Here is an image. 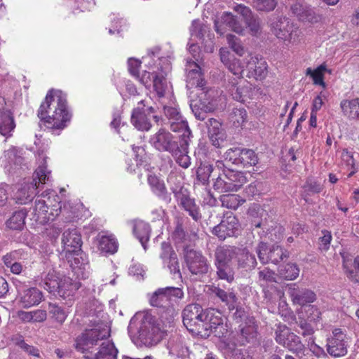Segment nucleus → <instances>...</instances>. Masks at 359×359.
<instances>
[{"label": "nucleus", "instance_id": "nucleus-33", "mask_svg": "<svg viewBox=\"0 0 359 359\" xmlns=\"http://www.w3.org/2000/svg\"><path fill=\"white\" fill-rule=\"evenodd\" d=\"M147 182L151 189V191L161 200L169 203L171 200L170 195L167 191V188L163 180L157 175L149 173L147 175Z\"/></svg>", "mask_w": 359, "mask_h": 359}, {"label": "nucleus", "instance_id": "nucleus-64", "mask_svg": "<svg viewBox=\"0 0 359 359\" xmlns=\"http://www.w3.org/2000/svg\"><path fill=\"white\" fill-rule=\"evenodd\" d=\"M354 270H348V276L353 281L359 282V277L356 273H359V256L354 259L353 262Z\"/></svg>", "mask_w": 359, "mask_h": 359}, {"label": "nucleus", "instance_id": "nucleus-37", "mask_svg": "<svg viewBox=\"0 0 359 359\" xmlns=\"http://www.w3.org/2000/svg\"><path fill=\"white\" fill-rule=\"evenodd\" d=\"M189 142L180 141V144L170 154L176 163L183 168H187L191 165V158L188 156Z\"/></svg>", "mask_w": 359, "mask_h": 359}, {"label": "nucleus", "instance_id": "nucleus-19", "mask_svg": "<svg viewBox=\"0 0 359 359\" xmlns=\"http://www.w3.org/2000/svg\"><path fill=\"white\" fill-rule=\"evenodd\" d=\"M149 142L156 150L169 153L180 144L170 132L163 128L151 137Z\"/></svg>", "mask_w": 359, "mask_h": 359}, {"label": "nucleus", "instance_id": "nucleus-10", "mask_svg": "<svg viewBox=\"0 0 359 359\" xmlns=\"http://www.w3.org/2000/svg\"><path fill=\"white\" fill-rule=\"evenodd\" d=\"M224 158L233 164L243 167L255 166L259 161L257 155L252 149L238 147L229 149L224 154Z\"/></svg>", "mask_w": 359, "mask_h": 359}, {"label": "nucleus", "instance_id": "nucleus-36", "mask_svg": "<svg viewBox=\"0 0 359 359\" xmlns=\"http://www.w3.org/2000/svg\"><path fill=\"white\" fill-rule=\"evenodd\" d=\"M47 118H40L44 121L46 126L51 129L62 130L66 127V123L69 121L71 118V114L69 113L68 109L66 111L60 113V111H57V116H53V112L46 116Z\"/></svg>", "mask_w": 359, "mask_h": 359}, {"label": "nucleus", "instance_id": "nucleus-9", "mask_svg": "<svg viewBox=\"0 0 359 359\" xmlns=\"http://www.w3.org/2000/svg\"><path fill=\"white\" fill-rule=\"evenodd\" d=\"M201 330L206 332L204 334L206 335L213 333L219 337L223 336L226 329L222 313L214 309L205 310V314L201 325Z\"/></svg>", "mask_w": 359, "mask_h": 359}, {"label": "nucleus", "instance_id": "nucleus-28", "mask_svg": "<svg viewBox=\"0 0 359 359\" xmlns=\"http://www.w3.org/2000/svg\"><path fill=\"white\" fill-rule=\"evenodd\" d=\"M290 11L302 21L316 22L320 19L313 8L307 5L304 0H297L292 3L290 6Z\"/></svg>", "mask_w": 359, "mask_h": 359}, {"label": "nucleus", "instance_id": "nucleus-53", "mask_svg": "<svg viewBox=\"0 0 359 359\" xmlns=\"http://www.w3.org/2000/svg\"><path fill=\"white\" fill-rule=\"evenodd\" d=\"M212 171L213 167L211 164L208 163H201L196 171L198 180L205 184L208 182Z\"/></svg>", "mask_w": 359, "mask_h": 359}, {"label": "nucleus", "instance_id": "nucleus-57", "mask_svg": "<svg viewBox=\"0 0 359 359\" xmlns=\"http://www.w3.org/2000/svg\"><path fill=\"white\" fill-rule=\"evenodd\" d=\"M258 279L259 281L264 282L265 283L277 282L276 273L268 267L259 269Z\"/></svg>", "mask_w": 359, "mask_h": 359}, {"label": "nucleus", "instance_id": "nucleus-56", "mask_svg": "<svg viewBox=\"0 0 359 359\" xmlns=\"http://www.w3.org/2000/svg\"><path fill=\"white\" fill-rule=\"evenodd\" d=\"M48 311L52 318L60 323H62L67 316L65 311L55 304H49Z\"/></svg>", "mask_w": 359, "mask_h": 359}, {"label": "nucleus", "instance_id": "nucleus-14", "mask_svg": "<svg viewBox=\"0 0 359 359\" xmlns=\"http://www.w3.org/2000/svg\"><path fill=\"white\" fill-rule=\"evenodd\" d=\"M276 341L279 344L294 353H299L303 350L304 345L299 337L290 332V329L283 324H278L275 331Z\"/></svg>", "mask_w": 359, "mask_h": 359}, {"label": "nucleus", "instance_id": "nucleus-26", "mask_svg": "<svg viewBox=\"0 0 359 359\" xmlns=\"http://www.w3.org/2000/svg\"><path fill=\"white\" fill-rule=\"evenodd\" d=\"M287 292L294 304L304 306L313 303L316 299L314 292L306 287H300L296 284L291 285L288 287Z\"/></svg>", "mask_w": 359, "mask_h": 359}, {"label": "nucleus", "instance_id": "nucleus-27", "mask_svg": "<svg viewBox=\"0 0 359 359\" xmlns=\"http://www.w3.org/2000/svg\"><path fill=\"white\" fill-rule=\"evenodd\" d=\"M219 56L221 62L228 70L241 79L244 72V65L241 61L235 57L226 48L219 49Z\"/></svg>", "mask_w": 359, "mask_h": 359}, {"label": "nucleus", "instance_id": "nucleus-35", "mask_svg": "<svg viewBox=\"0 0 359 359\" xmlns=\"http://www.w3.org/2000/svg\"><path fill=\"white\" fill-rule=\"evenodd\" d=\"M205 125L212 145L219 147L224 137L221 123L215 118H209L205 121Z\"/></svg>", "mask_w": 359, "mask_h": 359}, {"label": "nucleus", "instance_id": "nucleus-21", "mask_svg": "<svg viewBox=\"0 0 359 359\" xmlns=\"http://www.w3.org/2000/svg\"><path fill=\"white\" fill-rule=\"evenodd\" d=\"M187 86L188 88H198L201 93L205 92L203 86L205 81L201 73V68L198 62L192 59L187 60Z\"/></svg>", "mask_w": 359, "mask_h": 359}, {"label": "nucleus", "instance_id": "nucleus-43", "mask_svg": "<svg viewBox=\"0 0 359 359\" xmlns=\"http://www.w3.org/2000/svg\"><path fill=\"white\" fill-rule=\"evenodd\" d=\"M237 248L232 247H219L215 251V265L229 264Z\"/></svg>", "mask_w": 359, "mask_h": 359}, {"label": "nucleus", "instance_id": "nucleus-47", "mask_svg": "<svg viewBox=\"0 0 359 359\" xmlns=\"http://www.w3.org/2000/svg\"><path fill=\"white\" fill-rule=\"evenodd\" d=\"M278 274L285 280H293L299 276V269L295 264L287 263L278 267Z\"/></svg>", "mask_w": 359, "mask_h": 359}, {"label": "nucleus", "instance_id": "nucleus-44", "mask_svg": "<svg viewBox=\"0 0 359 359\" xmlns=\"http://www.w3.org/2000/svg\"><path fill=\"white\" fill-rule=\"evenodd\" d=\"M97 247L100 254H114L117 250L118 245L114 238L102 236L97 238Z\"/></svg>", "mask_w": 359, "mask_h": 359}, {"label": "nucleus", "instance_id": "nucleus-31", "mask_svg": "<svg viewBox=\"0 0 359 359\" xmlns=\"http://www.w3.org/2000/svg\"><path fill=\"white\" fill-rule=\"evenodd\" d=\"M235 11L243 17L252 35L257 36L261 33L260 20L254 16L248 7L239 4L235 7Z\"/></svg>", "mask_w": 359, "mask_h": 359}, {"label": "nucleus", "instance_id": "nucleus-60", "mask_svg": "<svg viewBox=\"0 0 359 359\" xmlns=\"http://www.w3.org/2000/svg\"><path fill=\"white\" fill-rule=\"evenodd\" d=\"M325 72L331 74V70L327 69L324 64L320 65L314 70V73L312 74L311 76L314 84L322 86L323 88L325 87V83L323 81V74Z\"/></svg>", "mask_w": 359, "mask_h": 359}, {"label": "nucleus", "instance_id": "nucleus-34", "mask_svg": "<svg viewBox=\"0 0 359 359\" xmlns=\"http://www.w3.org/2000/svg\"><path fill=\"white\" fill-rule=\"evenodd\" d=\"M229 88L233 99L238 102L243 103L252 97L251 84L246 81L243 84H239L237 81L231 82Z\"/></svg>", "mask_w": 359, "mask_h": 359}, {"label": "nucleus", "instance_id": "nucleus-55", "mask_svg": "<svg viewBox=\"0 0 359 359\" xmlns=\"http://www.w3.org/2000/svg\"><path fill=\"white\" fill-rule=\"evenodd\" d=\"M229 47L239 56H243L245 53V48L241 43V41L238 37L232 34H228L226 36Z\"/></svg>", "mask_w": 359, "mask_h": 359}, {"label": "nucleus", "instance_id": "nucleus-5", "mask_svg": "<svg viewBox=\"0 0 359 359\" xmlns=\"http://www.w3.org/2000/svg\"><path fill=\"white\" fill-rule=\"evenodd\" d=\"M55 197L57 199L54 198L53 201L48 197L47 201L36 200L35 201L32 212L33 220L39 224H45L49 221H53L60 215L62 206L60 201H58V196H55Z\"/></svg>", "mask_w": 359, "mask_h": 359}, {"label": "nucleus", "instance_id": "nucleus-48", "mask_svg": "<svg viewBox=\"0 0 359 359\" xmlns=\"http://www.w3.org/2000/svg\"><path fill=\"white\" fill-rule=\"evenodd\" d=\"M257 327L253 318L250 319L249 323L241 329V335L245 342H253L257 339Z\"/></svg>", "mask_w": 359, "mask_h": 359}, {"label": "nucleus", "instance_id": "nucleus-29", "mask_svg": "<svg viewBox=\"0 0 359 359\" xmlns=\"http://www.w3.org/2000/svg\"><path fill=\"white\" fill-rule=\"evenodd\" d=\"M148 104L146 100L138 102V106L133 111L131 116V122L133 125L140 130H149L151 124L149 121V116L146 114L144 107Z\"/></svg>", "mask_w": 359, "mask_h": 359}, {"label": "nucleus", "instance_id": "nucleus-23", "mask_svg": "<svg viewBox=\"0 0 359 359\" xmlns=\"http://www.w3.org/2000/svg\"><path fill=\"white\" fill-rule=\"evenodd\" d=\"M161 250L160 257L169 269L170 273L174 276V278H182L177 256L170 245L163 242L161 244Z\"/></svg>", "mask_w": 359, "mask_h": 359}, {"label": "nucleus", "instance_id": "nucleus-17", "mask_svg": "<svg viewBox=\"0 0 359 359\" xmlns=\"http://www.w3.org/2000/svg\"><path fill=\"white\" fill-rule=\"evenodd\" d=\"M271 32L278 38L285 41H295L297 29L289 18L280 17L273 19L270 24Z\"/></svg>", "mask_w": 359, "mask_h": 359}, {"label": "nucleus", "instance_id": "nucleus-63", "mask_svg": "<svg viewBox=\"0 0 359 359\" xmlns=\"http://www.w3.org/2000/svg\"><path fill=\"white\" fill-rule=\"evenodd\" d=\"M128 65L130 73L135 76L139 77V68L140 67L141 62L135 58H129Z\"/></svg>", "mask_w": 359, "mask_h": 359}, {"label": "nucleus", "instance_id": "nucleus-58", "mask_svg": "<svg viewBox=\"0 0 359 359\" xmlns=\"http://www.w3.org/2000/svg\"><path fill=\"white\" fill-rule=\"evenodd\" d=\"M24 252L22 250H15L6 253L1 258L4 265L7 267L22 259Z\"/></svg>", "mask_w": 359, "mask_h": 359}, {"label": "nucleus", "instance_id": "nucleus-24", "mask_svg": "<svg viewBox=\"0 0 359 359\" xmlns=\"http://www.w3.org/2000/svg\"><path fill=\"white\" fill-rule=\"evenodd\" d=\"M199 104H190L195 117L201 121L206 118V113L213 111L217 107L213 99H210V92H203L198 93Z\"/></svg>", "mask_w": 359, "mask_h": 359}, {"label": "nucleus", "instance_id": "nucleus-50", "mask_svg": "<svg viewBox=\"0 0 359 359\" xmlns=\"http://www.w3.org/2000/svg\"><path fill=\"white\" fill-rule=\"evenodd\" d=\"M152 76L154 90L159 97H164L168 88L166 79L163 76L156 74H152Z\"/></svg>", "mask_w": 359, "mask_h": 359}, {"label": "nucleus", "instance_id": "nucleus-38", "mask_svg": "<svg viewBox=\"0 0 359 359\" xmlns=\"http://www.w3.org/2000/svg\"><path fill=\"white\" fill-rule=\"evenodd\" d=\"M42 297V292L39 290L31 287L23 290L20 294V303L23 308H29L38 305Z\"/></svg>", "mask_w": 359, "mask_h": 359}, {"label": "nucleus", "instance_id": "nucleus-13", "mask_svg": "<svg viewBox=\"0 0 359 359\" xmlns=\"http://www.w3.org/2000/svg\"><path fill=\"white\" fill-rule=\"evenodd\" d=\"M205 314V310L198 304L187 305L182 312L184 325L191 332L201 333V325Z\"/></svg>", "mask_w": 359, "mask_h": 359}, {"label": "nucleus", "instance_id": "nucleus-3", "mask_svg": "<svg viewBox=\"0 0 359 359\" xmlns=\"http://www.w3.org/2000/svg\"><path fill=\"white\" fill-rule=\"evenodd\" d=\"M50 172L46 167H39L34 173L33 180L30 183H24L16 191L14 198L19 204H26L32 201L36 195V191L40 184H44L50 181Z\"/></svg>", "mask_w": 359, "mask_h": 359}, {"label": "nucleus", "instance_id": "nucleus-41", "mask_svg": "<svg viewBox=\"0 0 359 359\" xmlns=\"http://www.w3.org/2000/svg\"><path fill=\"white\" fill-rule=\"evenodd\" d=\"M170 125L172 131L182 133L180 141L187 140V142H190L191 131L188 126L187 121L184 120L182 116H180L179 120L171 121Z\"/></svg>", "mask_w": 359, "mask_h": 359}, {"label": "nucleus", "instance_id": "nucleus-40", "mask_svg": "<svg viewBox=\"0 0 359 359\" xmlns=\"http://www.w3.org/2000/svg\"><path fill=\"white\" fill-rule=\"evenodd\" d=\"M340 106L345 116L349 119H359V98L343 100Z\"/></svg>", "mask_w": 359, "mask_h": 359}, {"label": "nucleus", "instance_id": "nucleus-45", "mask_svg": "<svg viewBox=\"0 0 359 359\" xmlns=\"http://www.w3.org/2000/svg\"><path fill=\"white\" fill-rule=\"evenodd\" d=\"M133 233L144 248L146 249L145 244L149 238V225L142 221L137 222L134 225Z\"/></svg>", "mask_w": 359, "mask_h": 359}, {"label": "nucleus", "instance_id": "nucleus-15", "mask_svg": "<svg viewBox=\"0 0 359 359\" xmlns=\"http://www.w3.org/2000/svg\"><path fill=\"white\" fill-rule=\"evenodd\" d=\"M184 259L189 271L194 275H203L208 272L210 264L200 251L184 249Z\"/></svg>", "mask_w": 359, "mask_h": 359}, {"label": "nucleus", "instance_id": "nucleus-20", "mask_svg": "<svg viewBox=\"0 0 359 359\" xmlns=\"http://www.w3.org/2000/svg\"><path fill=\"white\" fill-rule=\"evenodd\" d=\"M62 253L65 255L79 252L81 250L82 240L79 231L76 228H69L62 236Z\"/></svg>", "mask_w": 359, "mask_h": 359}, {"label": "nucleus", "instance_id": "nucleus-7", "mask_svg": "<svg viewBox=\"0 0 359 359\" xmlns=\"http://www.w3.org/2000/svg\"><path fill=\"white\" fill-rule=\"evenodd\" d=\"M66 109H67L66 95L61 90H50L39 107L38 116L39 118H47L43 116L50 112H53V116H57V111L62 114V111H66Z\"/></svg>", "mask_w": 359, "mask_h": 359}, {"label": "nucleus", "instance_id": "nucleus-59", "mask_svg": "<svg viewBox=\"0 0 359 359\" xmlns=\"http://www.w3.org/2000/svg\"><path fill=\"white\" fill-rule=\"evenodd\" d=\"M254 4L258 11L271 12L276 8L278 1L276 0H254Z\"/></svg>", "mask_w": 359, "mask_h": 359}, {"label": "nucleus", "instance_id": "nucleus-49", "mask_svg": "<svg viewBox=\"0 0 359 359\" xmlns=\"http://www.w3.org/2000/svg\"><path fill=\"white\" fill-rule=\"evenodd\" d=\"M222 205L229 209H237L245 200L237 194H225L220 197Z\"/></svg>", "mask_w": 359, "mask_h": 359}, {"label": "nucleus", "instance_id": "nucleus-52", "mask_svg": "<svg viewBox=\"0 0 359 359\" xmlns=\"http://www.w3.org/2000/svg\"><path fill=\"white\" fill-rule=\"evenodd\" d=\"M248 118L247 112L243 108H234L229 115V120L236 127H241Z\"/></svg>", "mask_w": 359, "mask_h": 359}, {"label": "nucleus", "instance_id": "nucleus-32", "mask_svg": "<svg viewBox=\"0 0 359 359\" xmlns=\"http://www.w3.org/2000/svg\"><path fill=\"white\" fill-rule=\"evenodd\" d=\"M96 353L84 355L85 359H117L118 350L112 341H104Z\"/></svg>", "mask_w": 359, "mask_h": 359}, {"label": "nucleus", "instance_id": "nucleus-4", "mask_svg": "<svg viewBox=\"0 0 359 359\" xmlns=\"http://www.w3.org/2000/svg\"><path fill=\"white\" fill-rule=\"evenodd\" d=\"M184 297V292L180 287H166L158 288L149 295L151 306L162 309L168 313L174 311L175 303Z\"/></svg>", "mask_w": 359, "mask_h": 359}, {"label": "nucleus", "instance_id": "nucleus-42", "mask_svg": "<svg viewBox=\"0 0 359 359\" xmlns=\"http://www.w3.org/2000/svg\"><path fill=\"white\" fill-rule=\"evenodd\" d=\"M220 22L237 34H243L244 33L245 27L240 22L238 17L231 13H223L220 18Z\"/></svg>", "mask_w": 359, "mask_h": 359}, {"label": "nucleus", "instance_id": "nucleus-12", "mask_svg": "<svg viewBox=\"0 0 359 359\" xmlns=\"http://www.w3.org/2000/svg\"><path fill=\"white\" fill-rule=\"evenodd\" d=\"M43 288L50 292H57L63 298L72 296L81 287L80 283L74 281L69 277H63L59 280H50L44 281Z\"/></svg>", "mask_w": 359, "mask_h": 359}, {"label": "nucleus", "instance_id": "nucleus-18", "mask_svg": "<svg viewBox=\"0 0 359 359\" xmlns=\"http://www.w3.org/2000/svg\"><path fill=\"white\" fill-rule=\"evenodd\" d=\"M348 341L346 335L341 329H335L332 332V336L327 339V351L334 357L339 358L347 353Z\"/></svg>", "mask_w": 359, "mask_h": 359}, {"label": "nucleus", "instance_id": "nucleus-46", "mask_svg": "<svg viewBox=\"0 0 359 359\" xmlns=\"http://www.w3.org/2000/svg\"><path fill=\"white\" fill-rule=\"evenodd\" d=\"M26 216L27 211L25 209L15 211L6 222V226L11 229L20 230L25 224Z\"/></svg>", "mask_w": 359, "mask_h": 359}, {"label": "nucleus", "instance_id": "nucleus-25", "mask_svg": "<svg viewBox=\"0 0 359 359\" xmlns=\"http://www.w3.org/2000/svg\"><path fill=\"white\" fill-rule=\"evenodd\" d=\"M246 68L247 76L255 78L256 80H263L268 74V65L266 60L259 55L251 56L248 60Z\"/></svg>", "mask_w": 359, "mask_h": 359}, {"label": "nucleus", "instance_id": "nucleus-8", "mask_svg": "<svg viewBox=\"0 0 359 359\" xmlns=\"http://www.w3.org/2000/svg\"><path fill=\"white\" fill-rule=\"evenodd\" d=\"M259 260L262 264L272 263L278 264L289 257V252L280 245L268 246L266 243L260 242L255 249Z\"/></svg>", "mask_w": 359, "mask_h": 359}, {"label": "nucleus", "instance_id": "nucleus-30", "mask_svg": "<svg viewBox=\"0 0 359 359\" xmlns=\"http://www.w3.org/2000/svg\"><path fill=\"white\" fill-rule=\"evenodd\" d=\"M65 257L78 278L85 279L88 276V262L80 252L72 253V255L67 254Z\"/></svg>", "mask_w": 359, "mask_h": 359}, {"label": "nucleus", "instance_id": "nucleus-11", "mask_svg": "<svg viewBox=\"0 0 359 359\" xmlns=\"http://www.w3.org/2000/svg\"><path fill=\"white\" fill-rule=\"evenodd\" d=\"M171 189L179 207L186 211L195 222L200 221L202 215L199 206L196 203L195 199L190 197L188 190L182 187L179 189L173 188Z\"/></svg>", "mask_w": 359, "mask_h": 359}, {"label": "nucleus", "instance_id": "nucleus-62", "mask_svg": "<svg viewBox=\"0 0 359 359\" xmlns=\"http://www.w3.org/2000/svg\"><path fill=\"white\" fill-rule=\"evenodd\" d=\"M211 294L219 298L222 302H228L227 299L230 297V292H227L218 286L211 285L209 288Z\"/></svg>", "mask_w": 359, "mask_h": 359}, {"label": "nucleus", "instance_id": "nucleus-1", "mask_svg": "<svg viewBox=\"0 0 359 359\" xmlns=\"http://www.w3.org/2000/svg\"><path fill=\"white\" fill-rule=\"evenodd\" d=\"M103 313L99 311L96 316H89L87 327L76 337L74 348L84 355L93 353L95 348L104 341H110L111 329L107 322L102 320Z\"/></svg>", "mask_w": 359, "mask_h": 359}, {"label": "nucleus", "instance_id": "nucleus-16", "mask_svg": "<svg viewBox=\"0 0 359 359\" xmlns=\"http://www.w3.org/2000/svg\"><path fill=\"white\" fill-rule=\"evenodd\" d=\"M240 224L238 219L232 212L226 213L220 223L212 229V233L220 240L227 237L236 236L240 231Z\"/></svg>", "mask_w": 359, "mask_h": 359}, {"label": "nucleus", "instance_id": "nucleus-54", "mask_svg": "<svg viewBox=\"0 0 359 359\" xmlns=\"http://www.w3.org/2000/svg\"><path fill=\"white\" fill-rule=\"evenodd\" d=\"M215 266L217 267V274L220 279L226 280L229 283L233 280L234 273L229 264Z\"/></svg>", "mask_w": 359, "mask_h": 359}, {"label": "nucleus", "instance_id": "nucleus-2", "mask_svg": "<svg viewBox=\"0 0 359 359\" xmlns=\"http://www.w3.org/2000/svg\"><path fill=\"white\" fill-rule=\"evenodd\" d=\"M128 329L137 336L140 343L145 346L156 345L166 333L161 322L148 313L136 314L130 320Z\"/></svg>", "mask_w": 359, "mask_h": 359}, {"label": "nucleus", "instance_id": "nucleus-39", "mask_svg": "<svg viewBox=\"0 0 359 359\" xmlns=\"http://www.w3.org/2000/svg\"><path fill=\"white\" fill-rule=\"evenodd\" d=\"M236 259L238 267L251 270L255 268L257 260L255 256L250 253L246 248H237Z\"/></svg>", "mask_w": 359, "mask_h": 359}, {"label": "nucleus", "instance_id": "nucleus-61", "mask_svg": "<svg viewBox=\"0 0 359 359\" xmlns=\"http://www.w3.org/2000/svg\"><path fill=\"white\" fill-rule=\"evenodd\" d=\"M163 110L165 116L170 120V122L172 120H179L180 116H182L179 109L172 104H164Z\"/></svg>", "mask_w": 359, "mask_h": 359}, {"label": "nucleus", "instance_id": "nucleus-6", "mask_svg": "<svg viewBox=\"0 0 359 359\" xmlns=\"http://www.w3.org/2000/svg\"><path fill=\"white\" fill-rule=\"evenodd\" d=\"M246 182L244 174L231 169H224L217 177L213 187L221 193L237 191Z\"/></svg>", "mask_w": 359, "mask_h": 359}, {"label": "nucleus", "instance_id": "nucleus-22", "mask_svg": "<svg viewBox=\"0 0 359 359\" xmlns=\"http://www.w3.org/2000/svg\"><path fill=\"white\" fill-rule=\"evenodd\" d=\"M5 99L0 97V134L6 138L13 136L15 122L13 113L5 107Z\"/></svg>", "mask_w": 359, "mask_h": 359}, {"label": "nucleus", "instance_id": "nucleus-51", "mask_svg": "<svg viewBox=\"0 0 359 359\" xmlns=\"http://www.w3.org/2000/svg\"><path fill=\"white\" fill-rule=\"evenodd\" d=\"M5 156L7 158L11 165L13 164L15 165L21 166L24 162L22 150L15 147L7 150Z\"/></svg>", "mask_w": 359, "mask_h": 359}]
</instances>
